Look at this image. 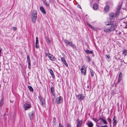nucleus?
Instances as JSON below:
<instances>
[{
    "instance_id": "c85d7f7f",
    "label": "nucleus",
    "mask_w": 127,
    "mask_h": 127,
    "mask_svg": "<svg viewBox=\"0 0 127 127\" xmlns=\"http://www.w3.org/2000/svg\"><path fill=\"white\" fill-rule=\"evenodd\" d=\"M27 61H28V63H31V61L30 60V58L29 57V56H27Z\"/></svg>"
},
{
    "instance_id": "2eb2a0df",
    "label": "nucleus",
    "mask_w": 127,
    "mask_h": 127,
    "mask_svg": "<svg viewBox=\"0 0 127 127\" xmlns=\"http://www.w3.org/2000/svg\"><path fill=\"white\" fill-rule=\"evenodd\" d=\"M115 16V14L114 13H111L109 14V16L110 18L114 19Z\"/></svg>"
},
{
    "instance_id": "ddd939ff",
    "label": "nucleus",
    "mask_w": 127,
    "mask_h": 127,
    "mask_svg": "<svg viewBox=\"0 0 127 127\" xmlns=\"http://www.w3.org/2000/svg\"><path fill=\"white\" fill-rule=\"evenodd\" d=\"M43 2L44 4L47 7L49 6V2L46 0H43Z\"/></svg>"
},
{
    "instance_id": "dca6fc26",
    "label": "nucleus",
    "mask_w": 127,
    "mask_h": 127,
    "mask_svg": "<svg viewBox=\"0 0 127 127\" xmlns=\"http://www.w3.org/2000/svg\"><path fill=\"white\" fill-rule=\"evenodd\" d=\"M112 23V22H111V20L109 19L108 20V21L105 22V24L107 25H110Z\"/></svg>"
},
{
    "instance_id": "9d476101",
    "label": "nucleus",
    "mask_w": 127,
    "mask_h": 127,
    "mask_svg": "<svg viewBox=\"0 0 127 127\" xmlns=\"http://www.w3.org/2000/svg\"><path fill=\"white\" fill-rule=\"evenodd\" d=\"M25 110L28 109L31 107V105L28 103L25 104L24 106Z\"/></svg>"
},
{
    "instance_id": "37998d69",
    "label": "nucleus",
    "mask_w": 127,
    "mask_h": 127,
    "mask_svg": "<svg viewBox=\"0 0 127 127\" xmlns=\"http://www.w3.org/2000/svg\"><path fill=\"white\" fill-rule=\"evenodd\" d=\"M106 56L107 57L108 59L110 58V57L109 56L106 55Z\"/></svg>"
},
{
    "instance_id": "b1692460",
    "label": "nucleus",
    "mask_w": 127,
    "mask_h": 127,
    "mask_svg": "<svg viewBox=\"0 0 127 127\" xmlns=\"http://www.w3.org/2000/svg\"><path fill=\"white\" fill-rule=\"evenodd\" d=\"M85 52L88 54H92L93 53V52L92 51H90L89 50H86Z\"/></svg>"
},
{
    "instance_id": "473e14b6",
    "label": "nucleus",
    "mask_w": 127,
    "mask_h": 127,
    "mask_svg": "<svg viewBox=\"0 0 127 127\" xmlns=\"http://www.w3.org/2000/svg\"><path fill=\"white\" fill-rule=\"evenodd\" d=\"M63 62V63L67 67L68 66V65L67 63H66L65 60Z\"/></svg>"
},
{
    "instance_id": "39448f33",
    "label": "nucleus",
    "mask_w": 127,
    "mask_h": 127,
    "mask_svg": "<svg viewBox=\"0 0 127 127\" xmlns=\"http://www.w3.org/2000/svg\"><path fill=\"white\" fill-rule=\"evenodd\" d=\"M64 41L67 44H68L69 46L73 47L75 48L76 47L74 44H73L72 42H70L66 39L64 40Z\"/></svg>"
},
{
    "instance_id": "f257e3e1",
    "label": "nucleus",
    "mask_w": 127,
    "mask_h": 127,
    "mask_svg": "<svg viewBox=\"0 0 127 127\" xmlns=\"http://www.w3.org/2000/svg\"><path fill=\"white\" fill-rule=\"evenodd\" d=\"M37 18L36 11L35 10H33L31 18L32 22L35 23Z\"/></svg>"
},
{
    "instance_id": "a18cd8bd",
    "label": "nucleus",
    "mask_w": 127,
    "mask_h": 127,
    "mask_svg": "<svg viewBox=\"0 0 127 127\" xmlns=\"http://www.w3.org/2000/svg\"><path fill=\"white\" fill-rule=\"evenodd\" d=\"M76 127H81V126L77 125Z\"/></svg>"
},
{
    "instance_id": "1a4fd4ad",
    "label": "nucleus",
    "mask_w": 127,
    "mask_h": 127,
    "mask_svg": "<svg viewBox=\"0 0 127 127\" xmlns=\"http://www.w3.org/2000/svg\"><path fill=\"white\" fill-rule=\"evenodd\" d=\"M104 31L106 33H108L111 32L109 26L105 27L104 29Z\"/></svg>"
},
{
    "instance_id": "c9c22d12",
    "label": "nucleus",
    "mask_w": 127,
    "mask_h": 127,
    "mask_svg": "<svg viewBox=\"0 0 127 127\" xmlns=\"http://www.w3.org/2000/svg\"><path fill=\"white\" fill-rule=\"evenodd\" d=\"M65 60L64 58L63 57L61 58V60L62 62L64 61H65Z\"/></svg>"
},
{
    "instance_id": "bb28decb",
    "label": "nucleus",
    "mask_w": 127,
    "mask_h": 127,
    "mask_svg": "<svg viewBox=\"0 0 127 127\" xmlns=\"http://www.w3.org/2000/svg\"><path fill=\"white\" fill-rule=\"evenodd\" d=\"M46 41L47 43L49 44H50L51 43V41L50 39L48 38L46 39Z\"/></svg>"
},
{
    "instance_id": "9b49d317",
    "label": "nucleus",
    "mask_w": 127,
    "mask_h": 127,
    "mask_svg": "<svg viewBox=\"0 0 127 127\" xmlns=\"http://www.w3.org/2000/svg\"><path fill=\"white\" fill-rule=\"evenodd\" d=\"M87 124L89 127H93V123L90 121H88Z\"/></svg>"
},
{
    "instance_id": "f8f14e48",
    "label": "nucleus",
    "mask_w": 127,
    "mask_h": 127,
    "mask_svg": "<svg viewBox=\"0 0 127 127\" xmlns=\"http://www.w3.org/2000/svg\"><path fill=\"white\" fill-rule=\"evenodd\" d=\"M36 40L35 47L36 48H38L39 47L38 38L37 37H36Z\"/></svg>"
},
{
    "instance_id": "6ab92c4d",
    "label": "nucleus",
    "mask_w": 127,
    "mask_h": 127,
    "mask_svg": "<svg viewBox=\"0 0 127 127\" xmlns=\"http://www.w3.org/2000/svg\"><path fill=\"white\" fill-rule=\"evenodd\" d=\"M115 117L114 116L113 118V125L115 126L117 124V122L118 121L116 120L115 119Z\"/></svg>"
},
{
    "instance_id": "2f4dec72",
    "label": "nucleus",
    "mask_w": 127,
    "mask_h": 127,
    "mask_svg": "<svg viewBox=\"0 0 127 127\" xmlns=\"http://www.w3.org/2000/svg\"><path fill=\"white\" fill-rule=\"evenodd\" d=\"M91 73L92 76L93 77V76L95 74V73L93 71L91 70Z\"/></svg>"
},
{
    "instance_id": "ea45409f",
    "label": "nucleus",
    "mask_w": 127,
    "mask_h": 127,
    "mask_svg": "<svg viewBox=\"0 0 127 127\" xmlns=\"http://www.w3.org/2000/svg\"><path fill=\"white\" fill-rule=\"evenodd\" d=\"M13 29L15 31L16 30V28L15 27H13Z\"/></svg>"
},
{
    "instance_id": "de8ad7c7",
    "label": "nucleus",
    "mask_w": 127,
    "mask_h": 127,
    "mask_svg": "<svg viewBox=\"0 0 127 127\" xmlns=\"http://www.w3.org/2000/svg\"><path fill=\"white\" fill-rule=\"evenodd\" d=\"M1 49L0 48V53H1Z\"/></svg>"
},
{
    "instance_id": "0eeeda50",
    "label": "nucleus",
    "mask_w": 127,
    "mask_h": 127,
    "mask_svg": "<svg viewBox=\"0 0 127 127\" xmlns=\"http://www.w3.org/2000/svg\"><path fill=\"white\" fill-rule=\"evenodd\" d=\"M63 99L61 96H60L59 98L56 99V101L58 104L61 103Z\"/></svg>"
},
{
    "instance_id": "7c9ffc66",
    "label": "nucleus",
    "mask_w": 127,
    "mask_h": 127,
    "mask_svg": "<svg viewBox=\"0 0 127 127\" xmlns=\"http://www.w3.org/2000/svg\"><path fill=\"white\" fill-rule=\"evenodd\" d=\"M121 5H119L117 9V12H119V10L121 8Z\"/></svg>"
},
{
    "instance_id": "4468645a",
    "label": "nucleus",
    "mask_w": 127,
    "mask_h": 127,
    "mask_svg": "<svg viewBox=\"0 0 127 127\" xmlns=\"http://www.w3.org/2000/svg\"><path fill=\"white\" fill-rule=\"evenodd\" d=\"M33 111H32L30 112L29 114V118L30 119H32L33 117Z\"/></svg>"
},
{
    "instance_id": "412c9836",
    "label": "nucleus",
    "mask_w": 127,
    "mask_h": 127,
    "mask_svg": "<svg viewBox=\"0 0 127 127\" xmlns=\"http://www.w3.org/2000/svg\"><path fill=\"white\" fill-rule=\"evenodd\" d=\"M100 120V121L103 122L104 124H107V122L105 119L103 118H101Z\"/></svg>"
},
{
    "instance_id": "a878e982",
    "label": "nucleus",
    "mask_w": 127,
    "mask_h": 127,
    "mask_svg": "<svg viewBox=\"0 0 127 127\" xmlns=\"http://www.w3.org/2000/svg\"><path fill=\"white\" fill-rule=\"evenodd\" d=\"M28 87L29 89V90L31 92H33V90L32 87L30 86H29Z\"/></svg>"
},
{
    "instance_id": "58836bf2",
    "label": "nucleus",
    "mask_w": 127,
    "mask_h": 127,
    "mask_svg": "<svg viewBox=\"0 0 127 127\" xmlns=\"http://www.w3.org/2000/svg\"><path fill=\"white\" fill-rule=\"evenodd\" d=\"M108 121L110 123V124L111 122V120L109 118H108Z\"/></svg>"
},
{
    "instance_id": "c756f323",
    "label": "nucleus",
    "mask_w": 127,
    "mask_h": 127,
    "mask_svg": "<svg viewBox=\"0 0 127 127\" xmlns=\"http://www.w3.org/2000/svg\"><path fill=\"white\" fill-rule=\"evenodd\" d=\"M122 73L121 72L120 73L119 76V79L118 80H119V79H121L122 76Z\"/></svg>"
},
{
    "instance_id": "a211bd4d",
    "label": "nucleus",
    "mask_w": 127,
    "mask_h": 127,
    "mask_svg": "<svg viewBox=\"0 0 127 127\" xmlns=\"http://www.w3.org/2000/svg\"><path fill=\"white\" fill-rule=\"evenodd\" d=\"M40 9L41 11L44 14L46 13V11H45V10L43 7L42 6H41L40 7Z\"/></svg>"
},
{
    "instance_id": "f704fd0d",
    "label": "nucleus",
    "mask_w": 127,
    "mask_h": 127,
    "mask_svg": "<svg viewBox=\"0 0 127 127\" xmlns=\"http://www.w3.org/2000/svg\"><path fill=\"white\" fill-rule=\"evenodd\" d=\"M93 119L94 120V121L95 122H98V120H97L96 118H93Z\"/></svg>"
},
{
    "instance_id": "393cba45",
    "label": "nucleus",
    "mask_w": 127,
    "mask_h": 127,
    "mask_svg": "<svg viewBox=\"0 0 127 127\" xmlns=\"http://www.w3.org/2000/svg\"><path fill=\"white\" fill-rule=\"evenodd\" d=\"M49 71L51 74L52 76V77H54V76L53 74V72L52 70L51 69H49Z\"/></svg>"
},
{
    "instance_id": "6e6552de",
    "label": "nucleus",
    "mask_w": 127,
    "mask_h": 127,
    "mask_svg": "<svg viewBox=\"0 0 127 127\" xmlns=\"http://www.w3.org/2000/svg\"><path fill=\"white\" fill-rule=\"evenodd\" d=\"M39 100L40 102L41 103V105H42L44 106L45 104V101L44 99L42 97H39Z\"/></svg>"
},
{
    "instance_id": "4be33fe9",
    "label": "nucleus",
    "mask_w": 127,
    "mask_h": 127,
    "mask_svg": "<svg viewBox=\"0 0 127 127\" xmlns=\"http://www.w3.org/2000/svg\"><path fill=\"white\" fill-rule=\"evenodd\" d=\"M77 122H78L77 125H78L79 126H81V125L82 124V120H79V119H77Z\"/></svg>"
},
{
    "instance_id": "a19ab883",
    "label": "nucleus",
    "mask_w": 127,
    "mask_h": 127,
    "mask_svg": "<svg viewBox=\"0 0 127 127\" xmlns=\"http://www.w3.org/2000/svg\"><path fill=\"white\" fill-rule=\"evenodd\" d=\"M59 127H64L61 124H59Z\"/></svg>"
},
{
    "instance_id": "5701e85b",
    "label": "nucleus",
    "mask_w": 127,
    "mask_h": 127,
    "mask_svg": "<svg viewBox=\"0 0 127 127\" xmlns=\"http://www.w3.org/2000/svg\"><path fill=\"white\" fill-rule=\"evenodd\" d=\"M87 24L90 27V28H91L92 29L94 30V31L95 30V28H94L93 27V26L92 25H91L89 24L88 23H87Z\"/></svg>"
},
{
    "instance_id": "aec40b11",
    "label": "nucleus",
    "mask_w": 127,
    "mask_h": 127,
    "mask_svg": "<svg viewBox=\"0 0 127 127\" xmlns=\"http://www.w3.org/2000/svg\"><path fill=\"white\" fill-rule=\"evenodd\" d=\"M104 11L105 12H108L109 10V7L108 6H106L104 8Z\"/></svg>"
},
{
    "instance_id": "c03bdc74",
    "label": "nucleus",
    "mask_w": 127,
    "mask_h": 127,
    "mask_svg": "<svg viewBox=\"0 0 127 127\" xmlns=\"http://www.w3.org/2000/svg\"><path fill=\"white\" fill-rule=\"evenodd\" d=\"M101 127H108L107 125H104Z\"/></svg>"
},
{
    "instance_id": "4c0bfd02",
    "label": "nucleus",
    "mask_w": 127,
    "mask_h": 127,
    "mask_svg": "<svg viewBox=\"0 0 127 127\" xmlns=\"http://www.w3.org/2000/svg\"><path fill=\"white\" fill-rule=\"evenodd\" d=\"M87 58H88V61L89 62H90V61H91V59H90V58L89 57H87Z\"/></svg>"
},
{
    "instance_id": "72a5a7b5",
    "label": "nucleus",
    "mask_w": 127,
    "mask_h": 127,
    "mask_svg": "<svg viewBox=\"0 0 127 127\" xmlns=\"http://www.w3.org/2000/svg\"><path fill=\"white\" fill-rule=\"evenodd\" d=\"M51 91L52 93H54V88L53 87H51Z\"/></svg>"
},
{
    "instance_id": "20e7f679",
    "label": "nucleus",
    "mask_w": 127,
    "mask_h": 127,
    "mask_svg": "<svg viewBox=\"0 0 127 127\" xmlns=\"http://www.w3.org/2000/svg\"><path fill=\"white\" fill-rule=\"evenodd\" d=\"M45 55L46 56H48L49 59L53 61H55L56 60V59L54 57H53L52 55L49 53H45Z\"/></svg>"
},
{
    "instance_id": "49530a36",
    "label": "nucleus",
    "mask_w": 127,
    "mask_h": 127,
    "mask_svg": "<svg viewBox=\"0 0 127 127\" xmlns=\"http://www.w3.org/2000/svg\"><path fill=\"white\" fill-rule=\"evenodd\" d=\"M78 7L79 8H81V6L80 5H79L78 6Z\"/></svg>"
},
{
    "instance_id": "423d86ee",
    "label": "nucleus",
    "mask_w": 127,
    "mask_h": 127,
    "mask_svg": "<svg viewBox=\"0 0 127 127\" xmlns=\"http://www.w3.org/2000/svg\"><path fill=\"white\" fill-rule=\"evenodd\" d=\"M85 97V96L83 94H79L77 95V98L78 99L80 100H83Z\"/></svg>"
},
{
    "instance_id": "f3484780",
    "label": "nucleus",
    "mask_w": 127,
    "mask_h": 127,
    "mask_svg": "<svg viewBox=\"0 0 127 127\" xmlns=\"http://www.w3.org/2000/svg\"><path fill=\"white\" fill-rule=\"evenodd\" d=\"M98 8V4H94L93 6V9L95 10H96Z\"/></svg>"
},
{
    "instance_id": "79ce46f5",
    "label": "nucleus",
    "mask_w": 127,
    "mask_h": 127,
    "mask_svg": "<svg viewBox=\"0 0 127 127\" xmlns=\"http://www.w3.org/2000/svg\"><path fill=\"white\" fill-rule=\"evenodd\" d=\"M67 127H71L70 125L69 124H68L67 125Z\"/></svg>"
},
{
    "instance_id": "8fccbe9b",
    "label": "nucleus",
    "mask_w": 127,
    "mask_h": 127,
    "mask_svg": "<svg viewBox=\"0 0 127 127\" xmlns=\"http://www.w3.org/2000/svg\"><path fill=\"white\" fill-rule=\"evenodd\" d=\"M2 105H0V106H1Z\"/></svg>"
},
{
    "instance_id": "e433bc0d",
    "label": "nucleus",
    "mask_w": 127,
    "mask_h": 127,
    "mask_svg": "<svg viewBox=\"0 0 127 127\" xmlns=\"http://www.w3.org/2000/svg\"><path fill=\"white\" fill-rule=\"evenodd\" d=\"M28 68L29 69H30L31 65V63H28Z\"/></svg>"
},
{
    "instance_id": "cd10ccee",
    "label": "nucleus",
    "mask_w": 127,
    "mask_h": 127,
    "mask_svg": "<svg viewBox=\"0 0 127 127\" xmlns=\"http://www.w3.org/2000/svg\"><path fill=\"white\" fill-rule=\"evenodd\" d=\"M122 54L126 56L127 54V51L126 50H124Z\"/></svg>"
},
{
    "instance_id": "7ed1b4c3",
    "label": "nucleus",
    "mask_w": 127,
    "mask_h": 127,
    "mask_svg": "<svg viewBox=\"0 0 127 127\" xmlns=\"http://www.w3.org/2000/svg\"><path fill=\"white\" fill-rule=\"evenodd\" d=\"M86 67L85 65H83L81 69V71L82 74L85 75H86Z\"/></svg>"
},
{
    "instance_id": "f03ea898",
    "label": "nucleus",
    "mask_w": 127,
    "mask_h": 127,
    "mask_svg": "<svg viewBox=\"0 0 127 127\" xmlns=\"http://www.w3.org/2000/svg\"><path fill=\"white\" fill-rule=\"evenodd\" d=\"M117 23L116 22H112V24L109 26L111 32L115 30L117 27Z\"/></svg>"
},
{
    "instance_id": "09e8293b",
    "label": "nucleus",
    "mask_w": 127,
    "mask_h": 127,
    "mask_svg": "<svg viewBox=\"0 0 127 127\" xmlns=\"http://www.w3.org/2000/svg\"><path fill=\"white\" fill-rule=\"evenodd\" d=\"M121 79H119V80H120ZM119 81H120V80H119Z\"/></svg>"
}]
</instances>
